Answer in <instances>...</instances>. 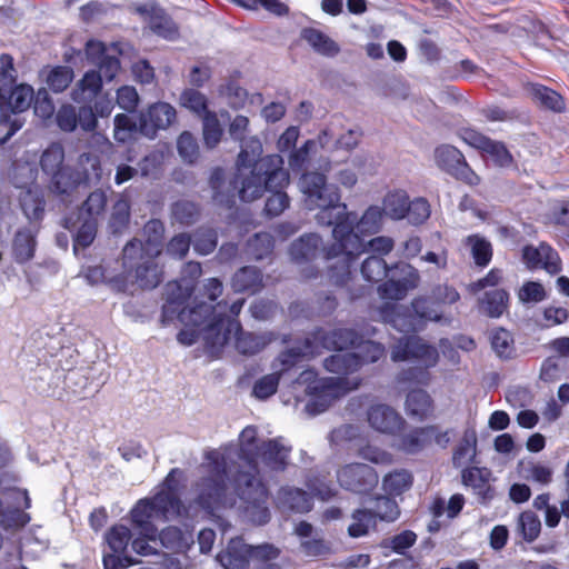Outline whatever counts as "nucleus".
<instances>
[{
  "label": "nucleus",
  "instance_id": "obj_58",
  "mask_svg": "<svg viewBox=\"0 0 569 569\" xmlns=\"http://www.w3.org/2000/svg\"><path fill=\"white\" fill-rule=\"evenodd\" d=\"M73 80V70L67 66H57L49 72L47 83L54 92L64 91Z\"/></svg>",
  "mask_w": 569,
  "mask_h": 569
},
{
  "label": "nucleus",
  "instance_id": "obj_38",
  "mask_svg": "<svg viewBox=\"0 0 569 569\" xmlns=\"http://www.w3.org/2000/svg\"><path fill=\"white\" fill-rule=\"evenodd\" d=\"M64 149L58 142H52L43 150L40 157V167L42 172L52 177L56 172L64 167Z\"/></svg>",
  "mask_w": 569,
  "mask_h": 569
},
{
  "label": "nucleus",
  "instance_id": "obj_42",
  "mask_svg": "<svg viewBox=\"0 0 569 569\" xmlns=\"http://www.w3.org/2000/svg\"><path fill=\"white\" fill-rule=\"evenodd\" d=\"M490 345L495 353L500 359H511L515 355V341L510 331L505 328L491 330Z\"/></svg>",
  "mask_w": 569,
  "mask_h": 569
},
{
  "label": "nucleus",
  "instance_id": "obj_2",
  "mask_svg": "<svg viewBox=\"0 0 569 569\" xmlns=\"http://www.w3.org/2000/svg\"><path fill=\"white\" fill-rule=\"evenodd\" d=\"M288 183L289 173L279 154L263 157L243 176L233 174L228 182L224 180V170L219 167L212 170L209 179L213 202L227 209L236 204L237 198L249 202L269 191L264 206L268 217H277L289 207L290 199L284 192Z\"/></svg>",
  "mask_w": 569,
  "mask_h": 569
},
{
  "label": "nucleus",
  "instance_id": "obj_14",
  "mask_svg": "<svg viewBox=\"0 0 569 569\" xmlns=\"http://www.w3.org/2000/svg\"><path fill=\"white\" fill-rule=\"evenodd\" d=\"M176 120V109L167 102H157L139 117L140 131L153 137L159 129L168 128Z\"/></svg>",
  "mask_w": 569,
  "mask_h": 569
},
{
  "label": "nucleus",
  "instance_id": "obj_63",
  "mask_svg": "<svg viewBox=\"0 0 569 569\" xmlns=\"http://www.w3.org/2000/svg\"><path fill=\"white\" fill-rule=\"evenodd\" d=\"M476 439L463 438L452 455V465L455 468H460L469 462H472L476 458Z\"/></svg>",
  "mask_w": 569,
  "mask_h": 569
},
{
  "label": "nucleus",
  "instance_id": "obj_9",
  "mask_svg": "<svg viewBox=\"0 0 569 569\" xmlns=\"http://www.w3.org/2000/svg\"><path fill=\"white\" fill-rule=\"evenodd\" d=\"M339 486L355 495L371 492L379 482L376 469L367 463L352 462L337 470Z\"/></svg>",
  "mask_w": 569,
  "mask_h": 569
},
{
  "label": "nucleus",
  "instance_id": "obj_29",
  "mask_svg": "<svg viewBox=\"0 0 569 569\" xmlns=\"http://www.w3.org/2000/svg\"><path fill=\"white\" fill-rule=\"evenodd\" d=\"M301 39H303L313 51L325 57H335L340 51V47L335 40L315 28L302 29Z\"/></svg>",
  "mask_w": 569,
  "mask_h": 569
},
{
  "label": "nucleus",
  "instance_id": "obj_52",
  "mask_svg": "<svg viewBox=\"0 0 569 569\" xmlns=\"http://www.w3.org/2000/svg\"><path fill=\"white\" fill-rule=\"evenodd\" d=\"M192 292V281L181 277L179 280L167 283L164 295L168 301L184 305Z\"/></svg>",
  "mask_w": 569,
  "mask_h": 569
},
{
  "label": "nucleus",
  "instance_id": "obj_47",
  "mask_svg": "<svg viewBox=\"0 0 569 569\" xmlns=\"http://www.w3.org/2000/svg\"><path fill=\"white\" fill-rule=\"evenodd\" d=\"M143 236L146 238L144 243L147 250L151 254H159L161 252L163 237H164V224L159 219L149 220L143 227Z\"/></svg>",
  "mask_w": 569,
  "mask_h": 569
},
{
  "label": "nucleus",
  "instance_id": "obj_25",
  "mask_svg": "<svg viewBox=\"0 0 569 569\" xmlns=\"http://www.w3.org/2000/svg\"><path fill=\"white\" fill-rule=\"evenodd\" d=\"M436 431L437 426L413 428L400 437L398 448L408 455L418 453L431 445Z\"/></svg>",
  "mask_w": 569,
  "mask_h": 569
},
{
  "label": "nucleus",
  "instance_id": "obj_27",
  "mask_svg": "<svg viewBox=\"0 0 569 569\" xmlns=\"http://www.w3.org/2000/svg\"><path fill=\"white\" fill-rule=\"evenodd\" d=\"M412 311L423 328L428 322L450 323L451 319L443 315L442 309L429 296H419L411 301Z\"/></svg>",
  "mask_w": 569,
  "mask_h": 569
},
{
  "label": "nucleus",
  "instance_id": "obj_1",
  "mask_svg": "<svg viewBox=\"0 0 569 569\" xmlns=\"http://www.w3.org/2000/svg\"><path fill=\"white\" fill-rule=\"evenodd\" d=\"M309 210L320 209L316 219L319 224L333 226L335 242L325 247L317 233H306L295 240L289 254L297 263L310 262L319 257L326 261L338 259L328 267V277L336 286H345L351 276V266L363 250L362 240L353 232L357 213L348 212L347 206L340 201L339 189L327 183L326 176L319 172H306L299 180Z\"/></svg>",
  "mask_w": 569,
  "mask_h": 569
},
{
  "label": "nucleus",
  "instance_id": "obj_15",
  "mask_svg": "<svg viewBox=\"0 0 569 569\" xmlns=\"http://www.w3.org/2000/svg\"><path fill=\"white\" fill-rule=\"evenodd\" d=\"M381 317L383 321L395 328L397 331L410 333L418 332L423 329L419 318L412 311V308H407L398 305H385L381 308Z\"/></svg>",
  "mask_w": 569,
  "mask_h": 569
},
{
  "label": "nucleus",
  "instance_id": "obj_46",
  "mask_svg": "<svg viewBox=\"0 0 569 569\" xmlns=\"http://www.w3.org/2000/svg\"><path fill=\"white\" fill-rule=\"evenodd\" d=\"M466 243L470 247L475 263L478 267H487L492 258L491 243L479 234L469 236Z\"/></svg>",
  "mask_w": 569,
  "mask_h": 569
},
{
  "label": "nucleus",
  "instance_id": "obj_55",
  "mask_svg": "<svg viewBox=\"0 0 569 569\" xmlns=\"http://www.w3.org/2000/svg\"><path fill=\"white\" fill-rule=\"evenodd\" d=\"M518 527L523 540L527 542H532L538 538L540 533L541 522L539 517L533 511L528 510L520 513Z\"/></svg>",
  "mask_w": 569,
  "mask_h": 569
},
{
  "label": "nucleus",
  "instance_id": "obj_54",
  "mask_svg": "<svg viewBox=\"0 0 569 569\" xmlns=\"http://www.w3.org/2000/svg\"><path fill=\"white\" fill-rule=\"evenodd\" d=\"M131 539V531L123 525H116L109 529L106 535V540L110 550L114 553H122L126 551Z\"/></svg>",
  "mask_w": 569,
  "mask_h": 569
},
{
  "label": "nucleus",
  "instance_id": "obj_62",
  "mask_svg": "<svg viewBox=\"0 0 569 569\" xmlns=\"http://www.w3.org/2000/svg\"><path fill=\"white\" fill-rule=\"evenodd\" d=\"M249 559L243 546L238 550L236 545L229 546L226 553L221 556V562L226 569H249Z\"/></svg>",
  "mask_w": 569,
  "mask_h": 569
},
{
  "label": "nucleus",
  "instance_id": "obj_56",
  "mask_svg": "<svg viewBox=\"0 0 569 569\" xmlns=\"http://www.w3.org/2000/svg\"><path fill=\"white\" fill-rule=\"evenodd\" d=\"M181 106L194 112L198 116H204L208 110L207 97L197 89H186L180 96Z\"/></svg>",
  "mask_w": 569,
  "mask_h": 569
},
{
  "label": "nucleus",
  "instance_id": "obj_40",
  "mask_svg": "<svg viewBox=\"0 0 569 569\" xmlns=\"http://www.w3.org/2000/svg\"><path fill=\"white\" fill-rule=\"evenodd\" d=\"M351 523L347 528L350 538H361L376 527L375 519L368 508H357L352 511Z\"/></svg>",
  "mask_w": 569,
  "mask_h": 569
},
{
  "label": "nucleus",
  "instance_id": "obj_20",
  "mask_svg": "<svg viewBox=\"0 0 569 569\" xmlns=\"http://www.w3.org/2000/svg\"><path fill=\"white\" fill-rule=\"evenodd\" d=\"M468 136L471 143L488 154L497 167L509 168L512 166L513 157L503 142L492 140L489 137L473 131L469 132Z\"/></svg>",
  "mask_w": 569,
  "mask_h": 569
},
{
  "label": "nucleus",
  "instance_id": "obj_5",
  "mask_svg": "<svg viewBox=\"0 0 569 569\" xmlns=\"http://www.w3.org/2000/svg\"><path fill=\"white\" fill-rule=\"evenodd\" d=\"M206 459L209 475L197 481L194 503L207 513H213L226 500L227 463L218 452H209Z\"/></svg>",
  "mask_w": 569,
  "mask_h": 569
},
{
  "label": "nucleus",
  "instance_id": "obj_45",
  "mask_svg": "<svg viewBox=\"0 0 569 569\" xmlns=\"http://www.w3.org/2000/svg\"><path fill=\"white\" fill-rule=\"evenodd\" d=\"M390 270L391 268L388 267L386 260L376 254H371L366 258L360 268L362 277L369 282H379L383 280Z\"/></svg>",
  "mask_w": 569,
  "mask_h": 569
},
{
  "label": "nucleus",
  "instance_id": "obj_19",
  "mask_svg": "<svg viewBox=\"0 0 569 569\" xmlns=\"http://www.w3.org/2000/svg\"><path fill=\"white\" fill-rule=\"evenodd\" d=\"M138 12L148 18L149 28L157 36L173 40L178 37V27L172 18L158 6H141Z\"/></svg>",
  "mask_w": 569,
  "mask_h": 569
},
{
  "label": "nucleus",
  "instance_id": "obj_26",
  "mask_svg": "<svg viewBox=\"0 0 569 569\" xmlns=\"http://www.w3.org/2000/svg\"><path fill=\"white\" fill-rule=\"evenodd\" d=\"M152 519H157L154 510L148 498L141 499L131 510V521L140 530L142 536L148 539L157 540L158 529L152 523Z\"/></svg>",
  "mask_w": 569,
  "mask_h": 569
},
{
  "label": "nucleus",
  "instance_id": "obj_51",
  "mask_svg": "<svg viewBox=\"0 0 569 569\" xmlns=\"http://www.w3.org/2000/svg\"><path fill=\"white\" fill-rule=\"evenodd\" d=\"M193 250L201 254L207 256L214 251L218 244V233L210 228H200L193 233L191 239Z\"/></svg>",
  "mask_w": 569,
  "mask_h": 569
},
{
  "label": "nucleus",
  "instance_id": "obj_36",
  "mask_svg": "<svg viewBox=\"0 0 569 569\" xmlns=\"http://www.w3.org/2000/svg\"><path fill=\"white\" fill-rule=\"evenodd\" d=\"M273 247V237L269 232H258L248 239L246 251L251 259L259 261L271 256Z\"/></svg>",
  "mask_w": 569,
  "mask_h": 569
},
{
  "label": "nucleus",
  "instance_id": "obj_31",
  "mask_svg": "<svg viewBox=\"0 0 569 569\" xmlns=\"http://www.w3.org/2000/svg\"><path fill=\"white\" fill-rule=\"evenodd\" d=\"M323 367L329 372L348 376L360 369L361 361L356 352L335 353L323 360Z\"/></svg>",
  "mask_w": 569,
  "mask_h": 569
},
{
  "label": "nucleus",
  "instance_id": "obj_64",
  "mask_svg": "<svg viewBox=\"0 0 569 569\" xmlns=\"http://www.w3.org/2000/svg\"><path fill=\"white\" fill-rule=\"evenodd\" d=\"M177 149L179 156L183 159V161L188 163H193L199 154L198 142L194 137L188 132H182L177 141Z\"/></svg>",
  "mask_w": 569,
  "mask_h": 569
},
{
  "label": "nucleus",
  "instance_id": "obj_23",
  "mask_svg": "<svg viewBox=\"0 0 569 569\" xmlns=\"http://www.w3.org/2000/svg\"><path fill=\"white\" fill-rule=\"evenodd\" d=\"M38 229L23 227L16 231L12 239V257L19 264L30 261L37 248Z\"/></svg>",
  "mask_w": 569,
  "mask_h": 569
},
{
  "label": "nucleus",
  "instance_id": "obj_7",
  "mask_svg": "<svg viewBox=\"0 0 569 569\" xmlns=\"http://www.w3.org/2000/svg\"><path fill=\"white\" fill-rule=\"evenodd\" d=\"M249 130V119L238 114L229 124V136L232 140L240 143V152L236 162L237 172L234 174L243 176L246 171L254 167L263 157L262 143L257 137H247Z\"/></svg>",
  "mask_w": 569,
  "mask_h": 569
},
{
  "label": "nucleus",
  "instance_id": "obj_13",
  "mask_svg": "<svg viewBox=\"0 0 569 569\" xmlns=\"http://www.w3.org/2000/svg\"><path fill=\"white\" fill-rule=\"evenodd\" d=\"M522 260L530 270L543 269L550 274H557L561 271L559 253L546 242H541L538 247L525 246Z\"/></svg>",
  "mask_w": 569,
  "mask_h": 569
},
{
  "label": "nucleus",
  "instance_id": "obj_28",
  "mask_svg": "<svg viewBox=\"0 0 569 569\" xmlns=\"http://www.w3.org/2000/svg\"><path fill=\"white\" fill-rule=\"evenodd\" d=\"M262 273L257 267L240 268L231 279V287L236 292L256 293L262 288Z\"/></svg>",
  "mask_w": 569,
  "mask_h": 569
},
{
  "label": "nucleus",
  "instance_id": "obj_41",
  "mask_svg": "<svg viewBox=\"0 0 569 569\" xmlns=\"http://www.w3.org/2000/svg\"><path fill=\"white\" fill-rule=\"evenodd\" d=\"M409 203L408 194L402 190L388 192L382 202V209L392 220H401L406 217V209Z\"/></svg>",
  "mask_w": 569,
  "mask_h": 569
},
{
  "label": "nucleus",
  "instance_id": "obj_3",
  "mask_svg": "<svg viewBox=\"0 0 569 569\" xmlns=\"http://www.w3.org/2000/svg\"><path fill=\"white\" fill-rule=\"evenodd\" d=\"M258 430L247 426L239 435V458L246 462L247 470H238L233 476L232 486L243 507V517L251 523L263 526L271 518L268 507L269 492L259 478L258 456L261 442H258Z\"/></svg>",
  "mask_w": 569,
  "mask_h": 569
},
{
  "label": "nucleus",
  "instance_id": "obj_57",
  "mask_svg": "<svg viewBox=\"0 0 569 569\" xmlns=\"http://www.w3.org/2000/svg\"><path fill=\"white\" fill-rule=\"evenodd\" d=\"M280 378V372H273L261 377L253 385L252 396L259 400L270 398L277 392Z\"/></svg>",
  "mask_w": 569,
  "mask_h": 569
},
{
  "label": "nucleus",
  "instance_id": "obj_12",
  "mask_svg": "<svg viewBox=\"0 0 569 569\" xmlns=\"http://www.w3.org/2000/svg\"><path fill=\"white\" fill-rule=\"evenodd\" d=\"M435 159L437 166L450 176L470 186L479 183L480 178L471 170L465 156L456 147L451 144L439 146L435 150Z\"/></svg>",
  "mask_w": 569,
  "mask_h": 569
},
{
  "label": "nucleus",
  "instance_id": "obj_11",
  "mask_svg": "<svg viewBox=\"0 0 569 569\" xmlns=\"http://www.w3.org/2000/svg\"><path fill=\"white\" fill-rule=\"evenodd\" d=\"M417 359L426 368L435 367L439 359L436 347L422 341L418 336H405L398 340L391 350V360L395 362Z\"/></svg>",
  "mask_w": 569,
  "mask_h": 569
},
{
  "label": "nucleus",
  "instance_id": "obj_39",
  "mask_svg": "<svg viewBox=\"0 0 569 569\" xmlns=\"http://www.w3.org/2000/svg\"><path fill=\"white\" fill-rule=\"evenodd\" d=\"M134 270L136 280L141 288L153 289L162 281V271L154 258L146 259Z\"/></svg>",
  "mask_w": 569,
  "mask_h": 569
},
{
  "label": "nucleus",
  "instance_id": "obj_18",
  "mask_svg": "<svg viewBox=\"0 0 569 569\" xmlns=\"http://www.w3.org/2000/svg\"><path fill=\"white\" fill-rule=\"evenodd\" d=\"M369 425L377 431L393 435L405 425L402 417L390 406H371L367 413Z\"/></svg>",
  "mask_w": 569,
  "mask_h": 569
},
{
  "label": "nucleus",
  "instance_id": "obj_60",
  "mask_svg": "<svg viewBox=\"0 0 569 569\" xmlns=\"http://www.w3.org/2000/svg\"><path fill=\"white\" fill-rule=\"evenodd\" d=\"M431 300H433L441 309L442 307L451 306L460 300V293L453 286L447 283L436 284L431 288L429 293Z\"/></svg>",
  "mask_w": 569,
  "mask_h": 569
},
{
  "label": "nucleus",
  "instance_id": "obj_32",
  "mask_svg": "<svg viewBox=\"0 0 569 569\" xmlns=\"http://www.w3.org/2000/svg\"><path fill=\"white\" fill-rule=\"evenodd\" d=\"M383 216H386V213L381 207L370 206L360 219H356L353 232L357 233L359 238H362L360 234L368 236L378 233L382 227Z\"/></svg>",
  "mask_w": 569,
  "mask_h": 569
},
{
  "label": "nucleus",
  "instance_id": "obj_30",
  "mask_svg": "<svg viewBox=\"0 0 569 569\" xmlns=\"http://www.w3.org/2000/svg\"><path fill=\"white\" fill-rule=\"evenodd\" d=\"M433 410V400L422 389L410 390L406 398L407 415L417 420L426 419Z\"/></svg>",
  "mask_w": 569,
  "mask_h": 569
},
{
  "label": "nucleus",
  "instance_id": "obj_4",
  "mask_svg": "<svg viewBox=\"0 0 569 569\" xmlns=\"http://www.w3.org/2000/svg\"><path fill=\"white\" fill-rule=\"evenodd\" d=\"M234 337V347L239 353L244 356H252L263 350L274 339L273 333H253L246 332L239 321L228 319L223 331L221 325L213 323L207 335V353L217 358L221 352L223 346Z\"/></svg>",
  "mask_w": 569,
  "mask_h": 569
},
{
  "label": "nucleus",
  "instance_id": "obj_44",
  "mask_svg": "<svg viewBox=\"0 0 569 569\" xmlns=\"http://www.w3.org/2000/svg\"><path fill=\"white\" fill-rule=\"evenodd\" d=\"M171 214L178 223L191 226L200 218V207L190 200H178L171 206Z\"/></svg>",
  "mask_w": 569,
  "mask_h": 569
},
{
  "label": "nucleus",
  "instance_id": "obj_34",
  "mask_svg": "<svg viewBox=\"0 0 569 569\" xmlns=\"http://www.w3.org/2000/svg\"><path fill=\"white\" fill-rule=\"evenodd\" d=\"M157 254H151L147 250V244L139 239L129 241L122 250V264L123 268L131 272L146 259L156 258Z\"/></svg>",
  "mask_w": 569,
  "mask_h": 569
},
{
  "label": "nucleus",
  "instance_id": "obj_37",
  "mask_svg": "<svg viewBox=\"0 0 569 569\" xmlns=\"http://www.w3.org/2000/svg\"><path fill=\"white\" fill-rule=\"evenodd\" d=\"M280 503L295 512H307L311 509L309 495L298 488H284L279 492Z\"/></svg>",
  "mask_w": 569,
  "mask_h": 569
},
{
  "label": "nucleus",
  "instance_id": "obj_49",
  "mask_svg": "<svg viewBox=\"0 0 569 569\" xmlns=\"http://www.w3.org/2000/svg\"><path fill=\"white\" fill-rule=\"evenodd\" d=\"M412 485V476L407 470H397L383 477V490L392 496H399Z\"/></svg>",
  "mask_w": 569,
  "mask_h": 569
},
{
  "label": "nucleus",
  "instance_id": "obj_10",
  "mask_svg": "<svg viewBox=\"0 0 569 569\" xmlns=\"http://www.w3.org/2000/svg\"><path fill=\"white\" fill-rule=\"evenodd\" d=\"M226 305L200 302L186 312L179 313V321L186 327L201 328L203 331L204 350L207 351V335L213 323H221L223 331L228 319L224 317Z\"/></svg>",
  "mask_w": 569,
  "mask_h": 569
},
{
  "label": "nucleus",
  "instance_id": "obj_59",
  "mask_svg": "<svg viewBox=\"0 0 569 569\" xmlns=\"http://www.w3.org/2000/svg\"><path fill=\"white\" fill-rule=\"evenodd\" d=\"M137 121L126 113H119L114 117L113 138L118 142H127L137 131Z\"/></svg>",
  "mask_w": 569,
  "mask_h": 569
},
{
  "label": "nucleus",
  "instance_id": "obj_43",
  "mask_svg": "<svg viewBox=\"0 0 569 569\" xmlns=\"http://www.w3.org/2000/svg\"><path fill=\"white\" fill-rule=\"evenodd\" d=\"M375 522L377 520L393 522L400 516V509L395 499L387 496H378L373 501L372 508L369 509Z\"/></svg>",
  "mask_w": 569,
  "mask_h": 569
},
{
  "label": "nucleus",
  "instance_id": "obj_24",
  "mask_svg": "<svg viewBox=\"0 0 569 569\" xmlns=\"http://www.w3.org/2000/svg\"><path fill=\"white\" fill-rule=\"evenodd\" d=\"M490 476L491 471L487 468L468 467L461 471L462 483L472 488L481 503L492 498V490L489 486Z\"/></svg>",
  "mask_w": 569,
  "mask_h": 569
},
{
  "label": "nucleus",
  "instance_id": "obj_17",
  "mask_svg": "<svg viewBox=\"0 0 569 569\" xmlns=\"http://www.w3.org/2000/svg\"><path fill=\"white\" fill-rule=\"evenodd\" d=\"M291 447L283 443V438L278 437L264 440L260 443L258 459L270 470L283 471L288 465Z\"/></svg>",
  "mask_w": 569,
  "mask_h": 569
},
{
  "label": "nucleus",
  "instance_id": "obj_50",
  "mask_svg": "<svg viewBox=\"0 0 569 569\" xmlns=\"http://www.w3.org/2000/svg\"><path fill=\"white\" fill-rule=\"evenodd\" d=\"M130 221V203L128 199L120 197L113 204L109 219V228L112 233L122 232Z\"/></svg>",
  "mask_w": 569,
  "mask_h": 569
},
{
  "label": "nucleus",
  "instance_id": "obj_33",
  "mask_svg": "<svg viewBox=\"0 0 569 569\" xmlns=\"http://www.w3.org/2000/svg\"><path fill=\"white\" fill-rule=\"evenodd\" d=\"M509 293L505 289H495L485 292L480 300V310L490 318H499L507 310Z\"/></svg>",
  "mask_w": 569,
  "mask_h": 569
},
{
  "label": "nucleus",
  "instance_id": "obj_48",
  "mask_svg": "<svg viewBox=\"0 0 569 569\" xmlns=\"http://www.w3.org/2000/svg\"><path fill=\"white\" fill-rule=\"evenodd\" d=\"M20 203L24 216L30 222L42 220L46 206L42 194L28 191L21 197Z\"/></svg>",
  "mask_w": 569,
  "mask_h": 569
},
{
  "label": "nucleus",
  "instance_id": "obj_16",
  "mask_svg": "<svg viewBox=\"0 0 569 569\" xmlns=\"http://www.w3.org/2000/svg\"><path fill=\"white\" fill-rule=\"evenodd\" d=\"M34 90L31 86L16 84L3 98L0 106V122L10 123L9 113H20L28 110L33 101Z\"/></svg>",
  "mask_w": 569,
  "mask_h": 569
},
{
  "label": "nucleus",
  "instance_id": "obj_35",
  "mask_svg": "<svg viewBox=\"0 0 569 569\" xmlns=\"http://www.w3.org/2000/svg\"><path fill=\"white\" fill-rule=\"evenodd\" d=\"M530 93L537 103L553 112H561L566 108L563 98L557 91L543 84H531Z\"/></svg>",
  "mask_w": 569,
  "mask_h": 569
},
{
  "label": "nucleus",
  "instance_id": "obj_53",
  "mask_svg": "<svg viewBox=\"0 0 569 569\" xmlns=\"http://www.w3.org/2000/svg\"><path fill=\"white\" fill-rule=\"evenodd\" d=\"M203 141L207 148L217 147L222 137V128L214 112H207L202 118Z\"/></svg>",
  "mask_w": 569,
  "mask_h": 569
},
{
  "label": "nucleus",
  "instance_id": "obj_61",
  "mask_svg": "<svg viewBox=\"0 0 569 569\" xmlns=\"http://www.w3.org/2000/svg\"><path fill=\"white\" fill-rule=\"evenodd\" d=\"M430 216V206L423 198L409 200L406 209V217L413 226L422 224Z\"/></svg>",
  "mask_w": 569,
  "mask_h": 569
},
{
  "label": "nucleus",
  "instance_id": "obj_8",
  "mask_svg": "<svg viewBox=\"0 0 569 569\" xmlns=\"http://www.w3.org/2000/svg\"><path fill=\"white\" fill-rule=\"evenodd\" d=\"M346 385L347 379L343 377H327L309 383L307 393L310 399L306 405L307 413L317 416L325 412L337 398L348 391Z\"/></svg>",
  "mask_w": 569,
  "mask_h": 569
},
{
  "label": "nucleus",
  "instance_id": "obj_21",
  "mask_svg": "<svg viewBox=\"0 0 569 569\" xmlns=\"http://www.w3.org/2000/svg\"><path fill=\"white\" fill-rule=\"evenodd\" d=\"M315 339L326 349L343 350L360 343L359 333L351 328H338L331 331L318 329Z\"/></svg>",
  "mask_w": 569,
  "mask_h": 569
},
{
  "label": "nucleus",
  "instance_id": "obj_6",
  "mask_svg": "<svg viewBox=\"0 0 569 569\" xmlns=\"http://www.w3.org/2000/svg\"><path fill=\"white\" fill-rule=\"evenodd\" d=\"M101 171V163L96 154L82 153L77 168L64 166L50 178L51 188L56 193L68 194L81 184L99 181Z\"/></svg>",
  "mask_w": 569,
  "mask_h": 569
},
{
  "label": "nucleus",
  "instance_id": "obj_22",
  "mask_svg": "<svg viewBox=\"0 0 569 569\" xmlns=\"http://www.w3.org/2000/svg\"><path fill=\"white\" fill-rule=\"evenodd\" d=\"M148 500L157 515V519L169 521L181 517L184 512V506L179 495L158 490Z\"/></svg>",
  "mask_w": 569,
  "mask_h": 569
}]
</instances>
